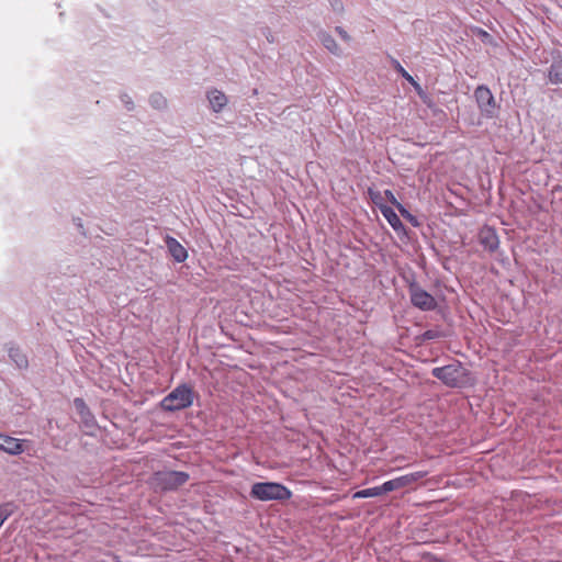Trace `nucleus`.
<instances>
[{
    "label": "nucleus",
    "instance_id": "obj_21",
    "mask_svg": "<svg viewBox=\"0 0 562 562\" xmlns=\"http://www.w3.org/2000/svg\"><path fill=\"white\" fill-rule=\"evenodd\" d=\"M150 103L153 106L160 109L166 105V99L161 94H154L150 98Z\"/></svg>",
    "mask_w": 562,
    "mask_h": 562
},
{
    "label": "nucleus",
    "instance_id": "obj_12",
    "mask_svg": "<svg viewBox=\"0 0 562 562\" xmlns=\"http://www.w3.org/2000/svg\"><path fill=\"white\" fill-rule=\"evenodd\" d=\"M548 78L551 83H562V59H557L551 64Z\"/></svg>",
    "mask_w": 562,
    "mask_h": 562
},
{
    "label": "nucleus",
    "instance_id": "obj_10",
    "mask_svg": "<svg viewBox=\"0 0 562 562\" xmlns=\"http://www.w3.org/2000/svg\"><path fill=\"white\" fill-rule=\"evenodd\" d=\"M380 211L395 232H403L405 229L402 221L392 207L387 205H380Z\"/></svg>",
    "mask_w": 562,
    "mask_h": 562
},
{
    "label": "nucleus",
    "instance_id": "obj_2",
    "mask_svg": "<svg viewBox=\"0 0 562 562\" xmlns=\"http://www.w3.org/2000/svg\"><path fill=\"white\" fill-rule=\"evenodd\" d=\"M250 496L261 502L288 501L292 497V492L278 482H257L251 486Z\"/></svg>",
    "mask_w": 562,
    "mask_h": 562
},
{
    "label": "nucleus",
    "instance_id": "obj_7",
    "mask_svg": "<svg viewBox=\"0 0 562 562\" xmlns=\"http://www.w3.org/2000/svg\"><path fill=\"white\" fill-rule=\"evenodd\" d=\"M0 450L9 454H20L23 452V440L0 434Z\"/></svg>",
    "mask_w": 562,
    "mask_h": 562
},
{
    "label": "nucleus",
    "instance_id": "obj_15",
    "mask_svg": "<svg viewBox=\"0 0 562 562\" xmlns=\"http://www.w3.org/2000/svg\"><path fill=\"white\" fill-rule=\"evenodd\" d=\"M10 358L15 362L19 368L27 367V358L18 348H11L9 350Z\"/></svg>",
    "mask_w": 562,
    "mask_h": 562
},
{
    "label": "nucleus",
    "instance_id": "obj_13",
    "mask_svg": "<svg viewBox=\"0 0 562 562\" xmlns=\"http://www.w3.org/2000/svg\"><path fill=\"white\" fill-rule=\"evenodd\" d=\"M427 474H428L427 471H416L413 473H408V474L398 476L401 487L403 488V487L409 486V485L414 484L415 482L424 479Z\"/></svg>",
    "mask_w": 562,
    "mask_h": 562
},
{
    "label": "nucleus",
    "instance_id": "obj_18",
    "mask_svg": "<svg viewBox=\"0 0 562 562\" xmlns=\"http://www.w3.org/2000/svg\"><path fill=\"white\" fill-rule=\"evenodd\" d=\"M401 484L398 481V477H395L393 480L384 482L382 485H380L381 494H385L395 490H400Z\"/></svg>",
    "mask_w": 562,
    "mask_h": 562
},
{
    "label": "nucleus",
    "instance_id": "obj_11",
    "mask_svg": "<svg viewBox=\"0 0 562 562\" xmlns=\"http://www.w3.org/2000/svg\"><path fill=\"white\" fill-rule=\"evenodd\" d=\"M207 100L214 112L222 111L227 104L225 93L217 89H212L207 92Z\"/></svg>",
    "mask_w": 562,
    "mask_h": 562
},
{
    "label": "nucleus",
    "instance_id": "obj_27",
    "mask_svg": "<svg viewBox=\"0 0 562 562\" xmlns=\"http://www.w3.org/2000/svg\"><path fill=\"white\" fill-rule=\"evenodd\" d=\"M125 102H126V104H130V103L132 104V102L128 101V99H125Z\"/></svg>",
    "mask_w": 562,
    "mask_h": 562
},
{
    "label": "nucleus",
    "instance_id": "obj_1",
    "mask_svg": "<svg viewBox=\"0 0 562 562\" xmlns=\"http://www.w3.org/2000/svg\"><path fill=\"white\" fill-rule=\"evenodd\" d=\"M431 374L449 387H461L470 381L469 371L458 361L434 368Z\"/></svg>",
    "mask_w": 562,
    "mask_h": 562
},
{
    "label": "nucleus",
    "instance_id": "obj_8",
    "mask_svg": "<svg viewBox=\"0 0 562 562\" xmlns=\"http://www.w3.org/2000/svg\"><path fill=\"white\" fill-rule=\"evenodd\" d=\"M480 243L484 246L485 249L490 251H494L498 247V236L496 232L491 227H483L480 231Z\"/></svg>",
    "mask_w": 562,
    "mask_h": 562
},
{
    "label": "nucleus",
    "instance_id": "obj_4",
    "mask_svg": "<svg viewBox=\"0 0 562 562\" xmlns=\"http://www.w3.org/2000/svg\"><path fill=\"white\" fill-rule=\"evenodd\" d=\"M188 480V473L181 471H162L154 475L155 486L164 491L176 490L187 483Z\"/></svg>",
    "mask_w": 562,
    "mask_h": 562
},
{
    "label": "nucleus",
    "instance_id": "obj_3",
    "mask_svg": "<svg viewBox=\"0 0 562 562\" xmlns=\"http://www.w3.org/2000/svg\"><path fill=\"white\" fill-rule=\"evenodd\" d=\"M193 403L192 389L186 384L177 386L162 401L161 407L168 412L180 411Z\"/></svg>",
    "mask_w": 562,
    "mask_h": 562
},
{
    "label": "nucleus",
    "instance_id": "obj_26",
    "mask_svg": "<svg viewBox=\"0 0 562 562\" xmlns=\"http://www.w3.org/2000/svg\"><path fill=\"white\" fill-rule=\"evenodd\" d=\"M125 102H126V104H130V103L132 104V102L128 101V99H125Z\"/></svg>",
    "mask_w": 562,
    "mask_h": 562
},
{
    "label": "nucleus",
    "instance_id": "obj_16",
    "mask_svg": "<svg viewBox=\"0 0 562 562\" xmlns=\"http://www.w3.org/2000/svg\"><path fill=\"white\" fill-rule=\"evenodd\" d=\"M380 495H382L380 486H374V487L358 491L352 495V497L353 498H367V497H375V496H380Z\"/></svg>",
    "mask_w": 562,
    "mask_h": 562
},
{
    "label": "nucleus",
    "instance_id": "obj_6",
    "mask_svg": "<svg viewBox=\"0 0 562 562\" xmlns=\"http://www.w3.org/2000/svg\"><path fill=\"white\" fill-rule=\"evenodd\" d=\"M412 304L422 311H432L437 306L436 299L417 284L408 288Z\"/></svg>",
    "mask_w": 562,
    "mask_h": 562
},
{
    "label": "nucleus",
    "instance_id": "obj_23",
    "mask_svg": "<svg viewBox=\"0 0 562 562\" xmlns=\"http://www.w3.org/2000/svg\"><path fill=\"white\" fill-rule=\"evenodd\" d=\"M331 7L335 11H341L342 10V3L339 0H334L331 2Z\"/></svg>",
    "mask_w": 562,
    "mask_h": 562
},
{
    "label": "nucleus",
    "instance_id": "obj_5",
    "mask_svg": "<svg viewBox=\"0 0 562 562\" xmlns=\"http://www.w3.org/2000/svg\"><path fill=\"white\" fill-rule=\"evenodd\" d=\"M474 97L482 115L490 119L497 116L499 106L486 86H479L474 91Z\"/></svg>",
    "mask_w": 562,
    "mask_h": 562
},
{
    "label": "nucleus",
    "instance_id": "obj_17",
    "mask_svg": "<svg viewBox=\"0 0 562 562\" xmlns=\"http://www.w3.org/2000/svg\"><path fill=\"white\" fill-rule=\"evenodd\" d=\"M323 45L333 54L338 55L340 52L339 45L337 42L328 34L323 35L322 37Z\"/></svg>",
    "mask_w": 562,
    "mask_h": 562
},
{
    "label": "nucleus",
    "instance_id": "obj_19",
    "mask_svg": "<svg viewBox=\"0 0 562 562\" xmlns=\"http://www.w3.org/2000/svg\"><path fill=\"white\" fill-rule=\"evenodd\" d=\"M16 509L13 503H5L0 505V517L5 521Z\"/></svg>",
    "mask_w": 562,
    "mask_h": 562
},
{
    "label": "nucleus",
    "instance_id": "obj_25",
    "mask_svg": "<svg viewBox=\"0 0 562 562\" xmlns=\"http://www.w3.org/2000/svg\"><path fill=\"white\" fill-rule=\"evenodd\" d=\"M75 404L77 405V407H79V406H85V402H83V400H81V398H76V400H75Z\"/></svg>",
    "mask_w": 562,
    "mask_h": 562
},
{
    "label": "nucleus",
    "instance_id": "obj_9",
    "mask_svg": "<svg viewBox=\"0 0 562 562\" xmlns=\"http://www.w3.org/2000/svg\"><path fill=\"white\" fill-rule=\"evenodd\" d=\"M166 245L176 261L183 262L187 259L188 252L186 248L176 238L167 236Z\"/></svg>",
    "mask_w": 562,
    "mask_h": 562
},
{
    "label": "nucleus",
    "instance_id": "obj_22",
    "mask_svg": "<svg viewBox=\"0 0 562 562\" xmlns=\"http://www.w3.org/2000/svg\"><path fill=\"white\" fill-rule=\"evenodd\" d=\"M336 31L337 33L340 35V37L344 40V41H349L350 40V36L347 34V32L345 30H342L340 26H337L336 27Z\"/></svg>",
    "mask_w": 562,
    "mask_h": 562
},
{
    "label": "nucleus",
    "instance_id": "obj_24",
    "mask_svg": "<svg viewBox=\"0 0 562 562\" xmlns=\"http://www.w3.org/2000/svg\"><path fill=\"white\" fill-rule=\"evenodd\" d=\"M424 336L427 339H434L436 337V334L432 330H427V331H425Z\"/></svg>",
    "mask_w": 562,
    "mask_h": 562
},
{
    "label": "nucleus",
    "instance_id": "obj_20",
    "mask_svg": "<svg viewBox=\"0 0 562 562\" xmlns=\"http://www.w3.org/2000/svg\"><path fill=\"white\" fill-rule=\"evenodd\" d=\"M396 69L402 75V77H404L419 90V86L415 82L414 78L401 66L398 61H396Z\"/></svg>",
    "mask_w": 562,
    "mask_h": 562
},
{
    "label": "nucleus",
    "instance_id": "obj_14",
    "mask_svg": "<svg viewBox=\"0 0 562 562\" xmlns=\"http://www.w3.org/2000/svg\"><path fill=\"white\" fill-rule=\"evenodd\" d=\"M386 199L400 211V213L408 218V220H414V217L412 216V214L396 200L395 195L393 194L392 191L390 190H386L384 192Z\"/></svg>",
    "mask_w": 562,
    "mask_h": 562
}]
</instances>
